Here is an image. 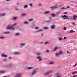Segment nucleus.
<instances>
[{
    "instance_id": "f257e3e1",
    "label": "nucleus",
    "mask_w": 77,
    "mask_h": 77,
    "mask_svg": "<svg viewBox=\"0 0 77 77\" xmlns=\"http://www.w3.org/2000/svg\"><path fill=\"white\" fill-rule=\"evenodd\" d=\"M7 29H10V30H15V28L13 27L12 26H7Z\"/></svg>"
},
{
    "instance_id": "f03ea898",
    "label": "nucleus",
    "mask_w": 77,
    "mask_h": 77,
    "mask_svg": "<svg viewBox=\"0 0 77 77\" xmlns=\"http://www.w3.org/2000/svg\"><path fill=\"white\" fill-rule=\"evenodd\" d=\"M55 75L56 76V77H60L62 76L61 75H60V73H57L55 74Z\"/></svg>"
},
{
    "instance_id": "7ed1b4c3",
    "label": "nucleus",
    "mask_w": 77,
    "mask_h": 77,
    "mask_svg": "<svg viewBox=\"0 0 77 77\" xmlns=\"http://www.w3.org/2000/svg\"><path fill=\"white\" fill-rule=\"evenodd\" d=\"M51 8H52V10L54 9H56L57 8V6H55L53 7H50Z\"/></svg>"
},
{
    "instance_id": "20e7f679",
    "label": "nucleus",
    "mask_w": 77,
    "mask_h": 77,
    "mask_svg": "<svg viewBox=\"0 0 77 77\" xmlns=\"http://www.w3.org/2000/svg\"><path fill=\"white\" fill-rule=\"evenodd\" d=\"M36 70H34L32 71V73L31 74V75H33L35 73H36Z\"/></svg>"
},
{
    "instance_id": "39448f33",
    "label": "nucleus",
    "mask_w": 77,
    "mask_h": 77,
    "mask_svg": "<svg viewBox=\"0 0 77 77\" xmlns=\"http://www.w3.org/2000/svg\"><path fill=\"white\" fill-rule=\"evenodd\" d=\"M73 17L72 20H75L77 19V16L76 15H74L73 16Z\"/></svg>"
},
{
    "instance_id": "423d86ee",
    "label": "nucleus",
    "mask_w": 77,
    "mask_h": 77,
    "mask_svg": "<svg viewBox=\"0 0 77 77\" xmlns=\"http://www.w3.org/2000/svg\"><path fill=\"white\" fill-rule=\"evenodd\" d=\"M62 17H63V20H66L67 18V16L65 15L63 16Z\"/></svg>"
},
{
    "instance_id": "0eeeda50",
    "label": "nucleus",
    "mask_w": 77,
    "mask_h": 77,
    "mask_svg": "<svg viewBox=\"0 0 77 77\" xmlns=\"http://www.w3.org/2000/svg\"><path fill=\"white\" fill-rule=\"evenodd\" d=\"M51 29H54L55 28V25H52L51 26Z\"/></svg>"
},
{
    "instance_id": "6e6552de",
    "label": "nucleus",
    "mask_w": 77,
    "mask_h": 77,
    "mask_svg": "<svg viewBox=\"0 0 77 77\" xmlns=\"http://www.w3.org/2000/svg\"><path fill=\"white\" fill-rule=\"evenodd\" d=\"M58 48L57 47H54V49H53V51H54L56 50H57Z\"/></svg>"
},
{
    "instance_id": "1a4fd4ad",
    "label": "nucleus",
    "mask_w": 77,
    "mask_h": 77,
    "mask_svg": "<svg viewBox=\"0 0 77 77\" xmlns=\"http://www.w3.org/2000/svg\"><path fill=\"white\" fill-rule=\"evenodd\" d=\"M41 58V57H37V59H39V61H42V59L40 58Z\"/></svg>"
},
{
    "instance_id": "9d476101",
    "label": "nucleus",
    "mask_w": 77,
    "mask_h": 77,
    "mask_svg": "<svg viewBox=\"0 0 77 77\" xmlns=\"http://www.w3.org/2000/svg\"><path fill=\"white\" fill-rule=\"evenodd\" d=\"M0 17H5V16H6V15L5 14H0Z\"/></svg>"
},
{
    "instance_id": "9b49d317",
    "label": "nucleus",
    "mask_w": 77,
    "mask_h": 77,
    "mask_svg": "<svg viewBox=\"0 0 77 77\" xmlns=\"http://www.w3.org/2000/svg\"><path fill=\"white\" fill-rule=\"evenodd\" d=\"M67 8H68V6H67L66 8H65V7H61V9H67Z\"/></svg>"
},
{
    "instance_id": "f8f14e48",
    "label": "nucleus",
    "mask_w": 77,
    "mask_h": 77,
    "mask_svg": "<svg viewBox=\"0 0 77 77\" xmlns=\"http://www.w3.org/2000/svg\"><path fill=\"white\" fill-rule=\"evenodd\" d=\"M74 32H75V31H74L73 30H71L69 31V33H74Z\"/></svg>"
},
{
    "instance_id": "ddd939ff",
    "label": "nucleus",
    "mask_w": 77,
    "mask_h": 77,
    "mask_svg": "<svg viewBox=\"0 0 77 77\" xmlns=\"http://www.w3.org/2000/svg\"><path fill=\"white\" fill-rule=\"evenodd\" d=\"M13 66V65H10V64H8V65H7V67H13V66Z\"/></svg>"
},
{
    "instance_id": "4468645a",
    "label": "nucleus",
    "mask_w": 77,
    "mask_h": 77,
    "mask_svg": "<svg viewBox=\"0 0 77 77\" xmlns=\"http://www.w3.org/2000/svg\"><path fill=\"white\" fill-rule=\"evenodd\" d=\"M59 54H63V53H62V51H59Z\"/></svg>"
},
{
    "instance_id": "2eb2a0df",
    "label": "nucleus",
    "mask_w": 77,
    "mask_h": 77,
    "mask_svg": "<svg viewBox=\"0 0 77 77\" xmlns=\"http://www.w3.org/2000/svg\"><path fill=\"white\" fill-rule=\"evenodd\" d=\"M5 72L4 70H0V73H4Z\"/></svg>"
},
{
    "instance_id": "dca6fc26",
    "label": "nucleus",
    "mask_w": 77,
    "mask_h": 77,
    "mask_svg": "<svg viewBox=\"0 0 77 77\" xmlns=\"http://www.w3.org/2000/svg\"><path fill=\"white\" fill-rule=\"evenodd\" d=\"M59 54L57 53H55V56H59Z\"/></svg>"
},
{
    "instance_id": "f3484780",
    "label": "nucleus",
    "mask_w": 77,
    "mask_h": 77,
    "mask_svg": "<svg viewBox=\"0 0 77 77\" xmlns=\"http://www.w3.org/2000/svg\"><path fill=\"white\" fill-rule=\"evenodd\" d=\"M48 13H50V12L49 11H46L45 12V14H48Z\"/></svg>"
},
{
    "instance_id": "a211bd4d",
    "label": "nucleus",
    "mask_w": 77,
    "mask_h": 77,
    "mask_svg": "<svg viewBox=\"0 0 77 77\" xmlns=\"http://www.w3.org/2000/svg\"><path fill=\"white\" fill-rule=\"evenodd\" d=\"M42 29H41L38 30L37 32H42Z\"/></svg>"
},
{
    "instance_id": "6ab92c4d",
    "label": "nucleus",
    "mask_w": 77,
    "mask_h": 77,
    "mask_svg": "<svg viewBox=\"0 0 77 77\" xmlns=\"http://www.w3.org/2000/svg\"><path fill=\"white\" fill-rule=\"evenodd\" d=\"M52 71H53V70H51L50 71H49L48 72L49 73V74H50V73L52 72Z\"/></svg>"
},
{
    "instance_id": "aec40b11",
    "label": "nucleus",
    "mask_w": 77,
    "mask_h": 77,
    "mask_svg": "<svg viewBox=\"0 0 77 77\" xmlns=\"http://www.w3.org/2000/svg\"><path fill=\"white\" fill-rule=\"evenodd\" d=\"M27 7H28V6H27V5H24V8H27Z\"/></svg>"
},
{
    "instance_id": "412c9836",
    "label": "nucleus",
    "mask_w": 77,
    "mask_h": 77,
    "mask_svg": "<svg viewBox=\"0 0 77 77\" xmlns=\"http://www.w3.org/2000/svg\"><path fill=\"white\" fill-rule=\"evenodd\" d=\"M26 14H23L21 15V16H22V17H24V16H25Z\"/></svg>"
},
{
    "instance_id": "4be33fe9",
    "label": "nucleus",
    "mask_w": 77,
    "mask_h": 77,
    "mask_svg": "<svg viewBox=\"0 0 77 77\" xmlns=\"http://www.w3.org/2000/svg\"><path fill=\"white\" fill-rule=\"evenodd\" d=\"M62 38H63V37L62 38L59 37L58 38V40H59V41H62Z\"/></svg>"
},
{
    "instance_id": "5701e85b",
    "label": "nucleus",
    "mask_w": 77,
    "mask_h": 77,
    "mask_svg": "<svg viewBox=\"0 0 77 77\" xmlns=\"http://www.w3.org/2000/svg\"><path fill=\"white\" fill-rule=\"evenodd\" d=\"M51 16L52 17H54L56 16L55 15V14H52Z\"/></svg>"
},
{
    "instance_id": "b1692460",
    "label": "nucleus",
    "mask_w": 77,
    "mask_h": 77,
    "mask_svg": "<svg viewBox=\"0 0 77 77\" xmlns=\"http://www.w3.org/2000/svg\"><path fill=\"white\" fill-rule=\"evenodd\" d=\"M27 68L28 69H32V67H27Z\"/></svg>"
},
{
    "instance_id": "393cba45",
    "label": "nucleus",
    "mask_w": 77,
    "mask_h": 77,
    "mask_svg": "<svg viewBox=\"0 0 77 77\" xmlns=\"http://www.w3.org/2000/svg\"><path fill=\"white\" fill-rule=\"evenodd\" d=\"M48 74H49V73H48V72H45L44 73V75H48Z\"/></svg>"
},
{
    "instance_id": "a878e982",
    "label": "nucleus",
    "mask_w": 77,
    "mask_h": 77,
    "mask_svg": "<svg viewBox=\"0 0 77 77\" xmlns=\"http://www.w3.org/2000/svg\"><path fill=\"white\" fill-rule=\"evenodd\" d=\"M48 29V28L47 27H45L44 28V29L45 30H46V29Z\"/></svg>"
},
{
    "instance_id": "bb28decb",
    "label": "nucleus",
    "mask_w": 77,
    "mask_h": 77,
    "mask_svg": "<svg viewBox=\"0 0 77 77\" xmlns=\"http://www.w3.org/2000/svg\"><path fill=\"white\" fill-rule=\"evenodd\" d=\"M54 63H55V62L54 63V62H52L50 63V64H54Z\"/></svg>"
},
{
    "instance_id": "cd10ccee",
    "label": "nucleus",
    "mask_w": 77,
    "mask_h": 77,
    "mask_svg": "<svg viewBox=\"0 0 77 77\" xmlns=\"http://www.w3.org/2000/svg\"><path fill=\"white\" fill-rule=\"evenodd\" d=\"M0 38L1 39H5V37H0Z\"/></svg>"
},
{
    "instance_id": "c85d7f7f",
    "label": "nucleus",
    "mask_w": 77,
    "mask_h": 77,
    "mask_svg": "<svg viewBox=\"0 0 77 77\" xmlns=\"http://www.w3.org/2000/svg\"><path fill=\"white\" fill-rule=\"evenodd\" d=\"M77 72H72V74H76L77 73Z\"/></svg>"
},
{
    "instance_id": "c756f323",
    "label": "nucleus",
    "mask_w": 77,
    "mask_h": 77,
    "mask_svg": "<svg viewBox=\"0 0 77 77\" xmlns=\"http://www.w3.org/2000/svg\"><path fill=\"white\" fill-rule=\"evenodd\" d=\"M77 65V63L75 64L73 66V67H75Z\"/></svg>"
},
{
    "instance_id": "7c9ffc66",
    "label": "nucleus",
    "mask_w": 77,
    "mask_h": 77,
    "mask_svg": "<svg viewBox=\"0 0 77 77\" xmlns=\"http://www.w3.org/2000/svg\"><path fill=\"white\" fill-rule=\"evenodd\" d=\"M19 34H19V33H17L15 34V35H16V36H18V35H19Z\"/></svg>"
},
{
    "instance_id": "2f4dec72",
    "label": "nucleus",
    "mask_w": 77,
    "mask_h": 77,
    "mask_svg": "<svg viewBox=\"0 0 77 77\" xmlns=\"http://www.w3.org/2000/svg\"><path fill=\"white\" fill-rule=\"evenodd\" d=\"M24 24H28V22H24Z\"/></svg>"
},
{
    "instance_id": "473e14b6",
    "label": "nucleus",
    "mask_w": 77,
    "mask_h": 77,
    "mask_svg": "<svg viewBox=\"0 0 77 77\" xmlns=\"http://www.w3.org/2000/svg\"><path fill=\"white\" fill-rule=\"evenodd\" d=\"M5 34H8V33H9V32H4Z\"/></svg>"
},
{
    "instance_id": "72a5a7b5",
    "label": "nucleus",
    "mask_w": 77,
    "mask_h": 77,
    "mask_svg": "<svg viewBox=\"0 0 77 77\" xmlns=\"http://www.w3.org/2000/svg\"><path fill=\"white\" fill-rule=\"evenodd\" d=\"M17 24L16 23H14L13 25H12V27L13 26H15V25H16Z\"/></svg>"
},
{
    "instance_id": "f704fd0d",
    "label": "nucleus",
    "mask_w": 77,
    "mask_h": 77,
    "mask_svg": "<svg viewBox=\"0 0 77 77\" xmlns=\"http://www.w3.org/2000/svg\"><path fill=\"white\" fill-rule=\"evenodd\" d=\"M33 19H29V21H33Z\"/></svg>"
},
{
    "instance_id": "c9c22d12",
    "label": "nucleus",
    "mask_w": 77,
    "mask_h": 77,
    "mask_svg": "<svg viewBox=\"0 0 77 77\" xmlns=\"http://www.w3.org/2000/svg\"><path fill=\"white\" fill-rule=\"evenodd\" d=\"M15 54H18V53L17 52H14Z\"/></svg>"
},
{
    "instance_id": "e433bc0d",
    "label": "nucleus",
    "mask_w": 77,
    "mask_h": 77,
    "mask_svg": "<svg viewBox=\"0 0 77 77\" xmlns=\"http://www.w3.org/2000/svg\"><path fill=\"white\" fill-rule=\"evenodd\" d=\"M29 6H30L31 7V6H32V4H29Z\"/></svg>"
},
{
    "instance_id": "4c0bfd02",
    "label": "nucleus",
    "mask_w": 77,
    "mask_h": 77,
    "mask_svg": "<svg viewBox=\"0 0 77 77\" xmlns=\"http://www.w3.org/2000/svg\"><path fill=\"white\" fill-rule=\"evenodd\" d=\"M60 12H57V14H56L57 15H58V14H60Z\"/></svg>"
},
{
    "instance_id": "58836bf2",
    "label": "nucleus",
    "mask_w": 77,
    "mask_h": 77,
    "mask_svg": "<svg viewBox=\"0 0 77 77\" xmlns=\"http://www.w3.org/2000/svg\"><path fill=\"white\" fill-rule=\"evenodd\" d=\"M48 44V42H46L44 44Z\"/></svg>"
},
{
    "instance_id": "ea45409f",
    "label": "nucleus",
    "mask_w": 77,
    "mask_h": 77,
    "mask_svg": "<svg viewBox=\"0 0 77 77\" xmlns=\"http://www.w3.org/2000/svg\"><path fill=\"white\" fill-rule=\"evenodd\" d=\"M21 45H25V44H24V43H21Z\"/></svg>"
},
{
    "instance_id": "a19ab883",
    "label": "nucleus",
    "mask_w": 77,
    "mask_h": 77,
    "mask_svg": "<svg viewBox=\"0 0 77 77\" xmlns=\"http://www.w3.org/2000/svg\"><path fill=\"white\" fill-rule=\"evenodd\" d=\"M49 51H49V50H46V52L47 53H48V52H49Z\"/></svg>"
},
{
    "instance_id": "79ce46f5",
    "label": "nucleus",
    "mask_w": 77,
    "mask_h": 77,
    "mask_svg": "<svg viewBox=\"0 0 77 77\" xmlns=\"http://www.w3.org/2000/svg\"><path fill=\"white\" fill-rule=\"evenodd\" d=\"M16 19H17V17H16L13 18V19H14V20H16Z\"/></svg>"
},
{
    "instance_id": "37998d69",
    "label": "nucleus",
    "mask_w": 77,
    "mask_h": 77,
    "mask_svg": "<svg viewBox=\"0 0 77 77\" xmlns=\"http://www.w3.org/2000/svg\"><path fill=\"white\" fill-rule=\"evenodd\" d=\"M63 29H64V30H66V27H64V28H63Z\"/></svg>"
},
{
    "instance_id": "c03bdc74",
    "label": "nucleus",
    "mask_w": 77,
    "mask_h": 77,
    "mask_svg": "<svg viewBox=\"0 0 77 77\" xmlns=\"http://www.w3.org/2000/svg\"><path fill=\"white\" fill-rule=\"evenodd\" d=\"M64 39H66V37H64Z\"/></svg>"
},
{
    "instance_id": "a18cd8bd",
    "label": "nucleus",
    "mask_w": 77,
    "mask_h": 77,
    "mask_svg": "<svg viewBox=\"0 0 77 77\" xmlns=\"http://www.w3.org/2000/svg\"><path fill=\"white\" fill-rule=\"evenodd\" d=\"M7 60V59H5L3 60V61H6Z\"/></svg>"
},
{
    "instance_id": "49530a36",
    "label": "nucleus",
    "mask_w": 77,
    "mask_h": 77,
    "mask_svg": "<svg viewBox=\"0 0 77 77\" xmlns=\"http://www.w3.org/2000/svg\"><path fill=\"white\" fill-rule=\"evenodd\" d=\"M35 29H38V27H35Z\"/></svg>"
},
{
    "instance_id": "de8ad7c7",
    "label": "nucleus",
    "mask_w": 77,
    "mask_h": 77,
    "mask_svg": "<svg viewBox=\"0 0 77 77\" xmlns=\"http://www.w3.org/2000/svg\"><path fill=\"white\" fill-rule=\"evenodd\" d=\"M64 14H66V15L67 14V13L66 12H64Z\"/></svg>"
},
{
    "instance_id": "09e8293b",
    "label": "nucleus",
    "mask_w": 77,
    "mask_h": 77,
    "mask_svg": "<svg viewBox=\"0 0 77 77\" xmlns=\"http://www.w3.org/2000/svg\"><path fill=\"white\" fill-rule=\"evenodd\" d=\"M15 10H16V11H18V8H16L15 9Z\"/></svg>"
},
{
    "instance_id": "8fccbe9b",
    "label": "nucleus",
    "mask_w": 77,
    "mask_h": 77,
    "mask_svg": "<svg viewBox=\"0 0 77 77\" xmlns=\"http://www.w3.org/2000/svg\"><path fill=\"white\" fill-rule=\"evenodd\" d=\"M4 57H7V55H4Z\"/></svg>"
},
{
    "instance_id": "3c124183",
    "label": "nucleus",
    "mask_w": 77,
    "mask_h": 77,
    "mask_svg": "<svg viewBox=\"0 0 77 77\" xmlns=\"http://www.w3.org/2000/svg\"><path fill=\"white\" fill-rule=\"evenodd\" d=\"M2 56H4L5 54H2Z\"/></svg>"
},
{
    "instance_id": "603ef678",
    "label": "nucleus",
    "mask_w": 77,
    "mask_h": 77,
    "mask_svg": "<svg viewBox=\"0 0 77 77\" xmlns=\"http://www.w3.org/2000/svg\"><path fill=\"white\" fill-rule=\"evenodd\" d=\"M76 76H77V75H75L73 76V77H75Z\"/></svg>"
},
{
    "instance_id": "864d4df0",
    "label": "nucleus",
    "mask_w": 77,
    "mask_h": 77,
    "mask_svg": "<svg viewBox=\"0 0 77 77\" xmlns=\"http://www.w3.org/2000/svg\"><path fill=\"white\" fill-rule=\"evenodd\" d=\"M12 58V57H9L8 59H11Z\"/></svg>"
},
{
    "instance_id": "5fc2aeb1",
    "label": "nucleus",
    "mask_w": 77,
    "mask_h": 77,
    "mask_svg": "<svg viewBox=\"0 0 77 77\" xmlns=\"http://www.w3.org/2000/svg\"><path fill=\"white\" fill-rule=\"evenodd\" d=\"M72 24H73V25H75V23H72Z\"/></svg>"
},
{
    "instance_id": "6e6d98bb",
    "label": "nucleus",
    "mask_w": 77,
    "mask_h": 77,
    "mask_svg": "<svg viewBox=\"0 0 77 77\" xmlns=\"http://www.w3.org/2000/svg\"><path fill=\"white\" fill-rule=\"evenodd\" d=\"M39 54H40L38 53L37 54V55H39Z\"/></svg>"
},
{
    "instance_id": "4d7b16f0",
    "label": "nucleus",
    "mask_w": 77,
    "mask_h": 77,
    "mask_svg": "<svg viewBox=\"0 0 77 77\" xmlns=\"http://www.w3.org/2000/svg\"><path fill=\"white\" fill-rule=\"evenodd\" d=\"M6 1L8 2V1H10V0H6Z\"/></svg>"
},
{
    "instance_id": "13d9d810",
    "label": "nucleus",
    "mask_w": 77,
    "mask_h": 77,
    "mask_svg": "<svg viewBox=\"0 0 77 77\" xmlns=\"http://www.w3.org/2000/svg\"><path fill=\"white\" fill-rule=\"evenodd\" d=\"M41 35L42 36H43V35H43V34H42Z\"/></svg>"
},
{
    "instance_id": "bf43d9fd",
    "label": "nucleus",
    "mask_w": 77,
    "mask_h": 77,
    "mask_svg": "<svg viewBox=\"0 0 77 77\" xmlns=\"http://www.w3.org/2000/svg\"><path fill=\"white\" fill-rule=\"evenodd\" d=\"M17 5H19V3H17Z\"/></svg>"
},
{
    "instance_id": "052dcab7",
    "label": "nucleus",
    "mask_w": 77,
    "mask_h": 77,
    "mask_svg": "<svg viewBox=\"0 0 77 77\" xmlns=\"http://www.w3.org/2000/svg\"><path fill=\"white\" fill-rule=\"evenodd\" d=\"M41 5V4H39V6H40Z\"/></svg>"
},
{
    "instance_id": "680f3d73",
    "label": "nucleus",
    "mask_w": 77,
    "mask_h": 77,
    "mask_svg": "<svg viewBox=\"0 0 77 77\" xmlns=\"http://www.w3.org/2000/svg\"><path fill=\"white\" fill-rule=\"evenodd\" d=\"M68 19H71V18H69V17L68 18Z\"/></svg>"
},
{
    "instance_id": "e2e57ef3",
    "label": "nucleus",
    "mask_w": 77,
    "mask_h": 77,
    "mask_svg": "<svg viewBox=\"0 0 77 77\" xmlns=\"http://www.w3.org/2000/svg\"><path fill=\"white\" fill-rule=\"evenodd\" d=\"M69 6H68V8H69Z\"/></svg>"
},
{
    "instance_id": "0e129e2a",
    "label": "nucleus",
    "mask_w": 77,
    "mask_h": 77,
    "mask_svg": "<svg viewBox=\"0 0 77 77\" xmlns=\"http://www.w3.org/2000/svg\"><path fill=\"white\" fill-rule=\"evenodd\" d=\"M69 18H71V17H69Z\"/></svg>"
},
{
    "instance_id": "69168bd1",
    "label": "nucleus",
    "mask_w": 77,
    "mask_h": 77,
    "mask_svg": "<svg viewBox=\"0 0 77 77\" xmlns=\"http://www.w3.org/2000/svg\"><path fill=\"white\" fill-rule=\"evenodd\" d=\"M68 53H69V52H68Z\"/></svg>"
},
{
    "instance_id": "338daca9",
    "label": "nucleus",
    "mask_w": 77,
    "mask_h": 77,
    "mask_svg": "<svg viewBox=\"0 0 77 77\" xmlns=\"http://www.w3.org/2000/svg\"><path fill=\"white\" fill-rule=\"evenodd\" d=\"M67 53H68V51H67Z\"/></svg>"
}]
</instances>
